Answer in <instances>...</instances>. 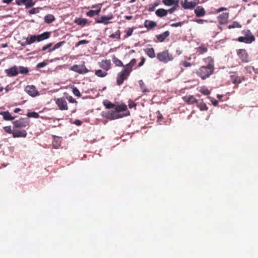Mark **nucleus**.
Instances as JSON below:
<instances>
[{
  "instance_id": "nucleus-14",
  "label": "nucleus",
  "mask_w": 258,
  "mask_h": 258,
  "mask_svg": "<svg viewBox=\"0 0 258 258\" xmlns=\"http://www.w3.org/2000/svg\"><path fill=\"white\" fill-rule=\"evenodd\" d=\"M100 68L103 69L106 72L108 71L111 69V60L110 59L102 60L99 63Z\"/></svg>"
},
{
  "instance_id": "nucleus-47",
  "label": "nucleus",
  "mask_w": 258,
  "mask_h": 258,
  "mask_svg": "<svg viewBox=\"0 0 258 258\" xmlns=\"http://www.w3.org/2000/svg\"><path fill=\"white\" fill-rule=\"evenodd\" d=\"M180 64L184 67L187 68L191 66V63L186 61H183L180 62Z\"/></svg>"
},
{
  "instance_id": "nucleus-17",
  "label": "nucleus",
  "mask_w": 258,
  "mask_h": 258,
  "mask_svg": "<svg viewBox=\"0 0 258 258\" xmlns=\"http://www.w3.org/2000/svg\"><path fill=\"white\" fill-rule=\"evenodd\" d=\"M181 5L184 9H191L196 7L197 3L193 1L188 2L187 0H184Z\"/></svg>"
},
{
  "instance_id": "nucleus-10",
  "label": "nucleus",
  "mask_w": 258,
  "mask_h": 258,
  "mask_svg": "<svg viewBox=\"0 0 258 258\" xmlns=\"http://www.w3.org/2000/svg\"><path fill=\"white\" fill-rule=\"evenodd\" d=\"M236 52L238 57L243 62L246 63L248 62V55L244 49H237Z\"/></svg>"
},
{
  "instance_id": "nucleus-6",
  "label": "nucleus",
  "mask_w": 258,
  "mask_h": 258,
  "mask_svg": "<svg viewBox=\"0 0 258 258\" xmlns=\"http://www.w3.org/2000/svg\"><path fill=\"white\" fill-rule=\"evenodd\" d=\"M55 103L60 110H67L69 109L67 102L64 97H60L54 99Z\"/></svg>"
},
{
  "instance_id": "nucleus-16",
  "label": "nucleus",
  "mask_w": 258,
  "mask_h": 258,
  "mask_svg": "<svg viewBox=\"0 0 258 258\" xmlns=\"http://www.w3.org/2000/svg\"><path fill=\"white\" fill-rule=\"evenodd\" d=\"M16 4L19 6L24 5L26 8H30L34 5L33 0H16Z\"/></svg>"
},
{
  "instance_id": "nucleus-34",
  "label": "nucleus",
  "mask_w": 258,
  "mask_h": 258,
  "mask_svg": "<svg viewBox=\"0 0 258 258\" xmlns=\"http://www.w3.org/2000/svg\"><path fill=\"white\" fill-rule=\"evenodd\" d=\"M54 17L52 15L48 14L45 16L44 21L47 23H51L54 20Z\"/></svg>"
},
{
  "instance_id": "nucleus-51",
  "label": "nucleus",
  "mask_w": 258,
  "mask_h": 258,
  "mask_svg": "<svg viewBox=\"0 0 258 258\" xmlns=\"http://www.w3.org/2000/svg\"><path fill=\"white\" fill-rule=\"evenodd\" d=\"M67 99L70 103H74L77 102V101L71 96L67 97Z\"/></svg>"
},
{
  "instance_id": "nucleus-43",
  "label": "nucleus",
  "mask_w": 258,
  "mask_h": 258,
  "mask_svg": "<svg viewBox=\"0 0 258 258\" xmlns=\"http://www.w3.org/2000/svg\"><path fill=\"white\" fill-rule=\"evenodd\" d=\"M72 89L73 93L75 96L79 97H81V94L77 87H73Z\"/></svg>"
},
{
  "instance_id": "nucleus-56",
  "label": "nucleus",
  "mask_w": 258,
  "mask_h": 258,
  "mask_svg": "<svg viewBox=\"0 0 258 258\" xmlns=\"http://www.w3.org/2000/svg\"><path fill=\"white\" fill-rule=\"evenodd\" d=\"M195 21L199 24H203L204 22L206 21V20H202V19H197V20H196Z\"/></svg>"
},
{
  "instance_id": "nucleus-28",
  "label": "nucleus",
  "mask_w": 258,
  "mask_h": 258,
  "mask_svg": "<svg viewBox=\"0 0 258 258\" xmlns=\"http://www.w3.org/2000/svg\"><path fill=\"white\" fill-rule=\"evenodd\" d=\"M196 50L197 53H198L199 55L204 54L208 51V48L203 45L196 48Z\"/></svg>"
},
{
  "instance_id": "nucleus-33",
  "label": "nucleus",
  "mask_w": 258,
  "mask_h": 258,
  "mask_svg": "<svg viewBox=\"0 0 258 258\" xmlns=\"http://www.w3.org/2000/svg\"><path fill=\"white\" fill-rule=\"evenodd\" d=\"M109 38L112 39H116L118 40L120 39V31L119 30H117L114 33H113L109 35Z\"/></svg>"
},
{
  "instance_id": "nucleus-64",
  "label": "nucleus",
  "mask_w": 258,
  "mask_h": 258,
  "mask_svg": "<svg viewBox=\"0 0 258 258\" xmlns=\"http://www.w3.org/2000/svg\"><path fill=\"white\" fill-rule=\"evenodd\" d=\"M28 45V44H26V41L25 42H23V43H22V45L23 46H26V45Z\"/></svg>"
},
{
  "instance_id": "nucleus-8",
  "label": "nucleus",
  "mask_w": 258,
  "mask_h": 258,
  "mask_svg": "<svg viewBox=\"0 0 258 258\" xmlns=\"http://www.w3.org/2000/svg\"><path fill=\"white\" fill-rule=\"evenodd\" d=\"M71 70L80 74H85L89 72L84 64L81 66L75 64L71 67Z\"/></svg>"
},
{
  "instance_id": "nucleus-57",
  "label": "nucleus",
  "mask_w": 258,
  "mask_h": 258,
  "mask_svg": "<svg viewBox=\"0 0 258 258\" xmlns=\"http://www.w3.org/2000/svg\"><path fill=\"white\" fill-rule=\"evenodd\" d=\"M224 10H227V8H224V7H222V8H220L218 9L217 10V13H220L223 11H224Z\"/></svg>"
},
{
  "instance_id": "nucleus-36",
  "label": "nucleus",
  "mask_w": 258,
  "mask_h": 258,
  "mask_svg": "<svg viewBox=\"0 0 258 258\" xmlns=\"http://www.w3.org/2000/svg\"><path fill=\"white\" fill-rule=\"evenodd\" d=\"M199 91L205 95H208L210 94V91L205 86L201 87L199 90Z\"/></svg>"
},
{
  "instance_id": "nucleus-19",
  "label": "nucleus",
  "mask_w": 258,
  "mask_h": 258,
  "mask_svg": "<svg viewBox=\"0 0 258 258\" xmlns=\"http://www.w3.org/2000/svg\"><path fill=\"white\" fill-rule=\"evenodd\" d=\"M27 135V133L25 130H14L13 138H25Z\"/></svg>"
},
{
  "instance_id": "nucleus-32",
  "label": "nucleus",
  "mask_w": 258,
  "mask_h": 258,
  "mask_svg": "<svg viewBox=\"0 0 258 258\" xmlns=\"http://www.w3.org/2000/svg\"><path fill=\"white\" fill-rule=\"evenodd\" d=\"M95 74L98 77L103 78L107 75V73L105 71H103L101 70H97L95 71Z\"/></svg>"
},
{
  "instance_id": "nucleus-30",
  "label": "nucleus",
  "mask_w": 258,
  "mask_h": 258,
  "mask_svg": "<svg viewBox=\"0 0 258 258\" xmlns=\"http://www.w3.org/2000/svg\"><path fill=\"white\" fill-rule=\"evenodd\" d=\"M36 41H37V38L36 35H29L26 38V44H31Z\"/></svg>"
},
{
  "instance_id": "nucleus-53",
  "label": "nucleus",
  "mask_w": 258,
  "mask_h": 258,
  "mask_svg": "<svg viewBox=\"0 0 258 258\" xmlns=\"http://www.w3.org/2000/svg\"><path fill=\"white\" fill-rule=\"evenodd\" d=\"M145 58L144 57H142L141 59V61L138 64V67H141L142 66H143L145 62Z\"/></svg>"
},
{
  "instance_id": "nucleus-52",
  "label": "nucleus",
  "mask_w": 258,
  "mask_h": 258,
  "mask_svg": "<svg viewBox=\"0 0 258 258\" xmlns=\"http://www.w3.org/2000/svg\"><path fill=\"white\" fill-rule=\"evenodd\" d=\"M183 23L184 22H179L176 23H172L170 25V26L173 27H177L178 26H181L183 24Z\"/></svg>"
},
{
  "instance_id": "nucleus-23",
  "label": "nucleus",
  "mask_w": 258,
  "mask_h": 258,
  "mask_svg": "<svg viewBox=\"0 0 258 258\" xmlns=\"http://www.w3.org/2000/svg\"><path fill=\"white\" fill-rule=\"evenodd\" d=\"M195 13L197 17H202L205 15V11L204 9L201 6H198L195 10Z\"/></svg>"
},
{
  "instance_id": "nucleus-50",
  "label": "nucleus",
  "mask_w": 258,
  "mask_h": 258,
  "mask_svg": "<svg viewBox=\"0 0 258 258\" xmlns=\"http://www.w3.org/2000/svg\"><path fill=\"white\" fill-rule=\"evenodd\" d=\"M46 64H47V63L46 62L43 61V62H40V63H38L37 64L36 67L38 69H40V68H43L44 67L46 66Z\"/></svg>"
},
{
  "instance_id": "nucleus-37",
  "label": "nucleus",
  "mask_w": 258,
  "mask_h": 258,
  "mask_svg": "<svg viewBox=\"0 0 258 258\" xmlns=\"http://www.w3.org/2000/svg\"><path fill=\"white\" fill-rule=\"evenodd\" d=\"M241 27V25L237 22L234 21L231 25H229L228 27V29H231L235 28H240Z\"/></svg>"
},
{
  "instance_id": "nucleus-38",
  "label": "nucleus",
  "mask_w": 258,
  "mask_h": 258,
  "mask_svg": "<svg viewBox=\"0 0 258 258\" xmlns=\"http://www.w3.org/2000/svg\"><path fill=\"white\" fill-rule=\"evenodd\" d=\"M197 106L201 111L208 110V107L207 106V105L204 102H201L199 103H197Z\"/></svg>"
},
{
  "instance_id": "nucleus-62",
  "label": "nucleus",
  "mask_w": 258,
  "mask_h": 258,
  "mask_svg": "<svg viewBox=\"0 0 258 258\" xmlns=\"http://www.w3.org/2000/svg\"><path fill=\"white\" fill-rule=\"evenodd\" d=\"M125 19H126L127 20H130L133 18V17H132V16H125Z\"/></svg>"
},
{
  "instance_id": "nucleus-63",
  "label": "nucleus",
  "mask_w": 258,
  "mask_h": 258,
  "mask_svg": "<svg viewBox=\"0 0 258 258\" xmlns=\"http://www.w3.org/2000/svg\"><path fill=\"white\" fill-rule=\"evenodd\" d=\"M217 98L219 99V100L222 101L223 95L218 94L217 95Z\"/></svg>"
},
{
  "instance_id": "nucleus-18",
  "label": "nucleus",
  "mask_w": 258,
  "mask_h": 258,
  "mask_svg": "<svg viewBox=\"0 0 258 258\" xmlns=\"http://www.w3.org/2000/svg\"><path fill=\"white\" fill-rule=\"evenodd\" d=\"M5 72L7 75L9 77H14L17 76L18 73V70L16 66L11 67L9 69H6Z\"/></svg>"
},
{
  "instance_id": "nucleus-40",
  "label": "nucleus",
  "mask_w": 258,
  "mask_h": 258,
  "mask_svg": "<svg viewBox=\"0 0 258 258\" xmlns=\"http://www.w3.org/2000/svg\"><path fill=\"white\" fill-rule=\"evenodd\" d=\"M133 31H134L133 28H128V29L125 31V32L126 33V34H125V35L124 36L123 38L126 39L128 37L132 36Z\"/></svg>"
},
{
  "instance_id": "nucleus-46",
  "label": "nucleus",
  "mask_w": 258,
  "mask_h": 258,
  "mask_svg": "<svg viewBox=\"0 0 258 258\" xmlns=\"http://www.w3.org/2000/svg\"><path fill=\"white\" fill-rule=\"evenodd\" d=\"M88 43H89V41H88V40H82L79 41L78 43H77L75 44V46L78 47L79 46H80L81 45L86 44H88Z\"/></svg>"
},
{
  "instance_id": "nucleus-26",
  "label": "nucleus",
  "mask_w": 258,
  "mask_h": 258,
  "mask_svg": "<svg viewBox=\"0 0 258 258\" xmlns=\"http://www.w3.org/2000/svg\"><path fill=\"white\" fill-rule=\"evenodd\" d=\"M156 26V23L152 21L147 20L144 22V26L148 29H152Z\"/></svg>"
},
{
  "instance_id": "nucleus-5",
  "label": "nucleus",
  "mask_w": 258,
  "mask_h": 258,
  "mask_svg": "<svg viewBox=\"0 0 258 258\" xmlns=\"http://www.w3.org/2000/svg\"><path fill=\"white\" fill-rule=\"evenodd\" d=\"M13 124L15 128L25 127L29 125V121L25 118H20L18 120L14 121Z\"/></svg>"
},
{
  "instance_id": "nucleus-35",
  "label": "nucleus",
  "mask_w": 258,
  "mask_h": 258,
  "mask_svg": "<svg viewBox=\"0 0 258 258\" xmlns=\"http://www.w3.org/2000/svg\"><path fill=\"white\" fill-rule=\"evenodd\" d=\"M65 43V41H61V42H58L56 44H55L53 47L51 49H50L49 50V52H52L54 50H55V49L59 48L60 47H61L62 45H63Z\"/></svg>"
},
{
  "instance_id": "nucleus-15",
  "label": "nucleus",
  "mask_w": 258,
  "mask_h": 258,
  "mask_svg": "<svg viewBox=\"0 0 258 258\" xmlns=\"http://www.w3.org/2000/svg\"><path fill=\"white\" fill-rule=\"evenodd\" d=\"M182 99L189 105L198 103V99L194 95H186L183 96L182 97Z\"/></svg>"
},
{
  "instance_id": "nucleus-29",
  "label": "nucleus",
  "mask_w": 258,
  "mask_h": 258,
  "mask_svg": "<svg viewBox=\"0 0 258 258\" xmlns=\"http://www.w3.org/2000/svg\"><path fill=\"white\" fill-rule=\"evenodd\" d=\"M88 20L84 18H77L75 20V23L77 24L84 26L87 23Z\"/></svg>"
},
{
  "instance_id": "nucleus-13",
  "label": "nucleus",
  "mask_w": 258,
  "mask_h": 258,
  "mask_svg": "<svg viewBox=\"0 0 258 258\" xmlns=\"http://www.w3.org/2000/svg\"><path fill=\"white\" fill-rule=\"evenodd\" d=\"M203 61L205 64L204 66L215 70L214 60L212 56H208L203 58Z\"/></svg>"
},
{
  "instance_id": "nucleus-48",
  "label": "nucleus",
  "mask_w": 258,
  "mask_h": 258,
  "mask_svg": "<svg viewBox=\"0 0 258 258\" xmlns=\"http://www.w3.org/2000/svg\"><path fill=\"white\" fill-rule=\"evenodd\" d=\"M128 107L130 108H136V104L132 100L128 101Z\"/></svg>"
},
{
  "instance_id": "nucleus-12",
  "label": "nucleus",
  "mask_w": 258,
  "mask_h": 258,
  "mask_svg": "<svg viewBox=\"0 0 258 258\" xmlns=\"http://www.w3.org/2000/svg\"><path fill=\"white\" fill-rule=\"evenodd\" d=\"M113 15L112 14L108 16H101L100 19H96L95 22L96 23H101L104 25H108L110 23V20L113 18Z\"/></svg>"
},
{
  "instance_id": "nucleus-7",
  "label": "nucleus",
  "mask_w": 258,
  "mask_h": 258,
  "mask_svg": "<svg viewBox=\"0 0 258 258\" xmlns=\"http://www.w3.org/2000/svg\"><path fill=\"white\" fill-rule=\"evenodd\" d=\"M245 37H239L238 40L239 42H245L246 43H251L254 41L255 38L253 35L250 33L249 30H246L245 32Z\"/></svg>"
},
{
  "instance_id": "nucleus-45",
  "label": "nucleus",
  "mask_w": 258,
  "mask_h": 258,
  "mask_svg": "<svg viewBox=\"0 0 258 258\" xmlns=\"http://www.w3.org/2000/svg\"><path fill=\"white\" fill-rule=\"evenodd\" d=\"M4 130L6 132L9 134H12L13 135L14 130H12L11 126H6L4 127Z\"/></svg>"
},
{
  "instance_id": "nucleus-31",
  "label": "nucleus",
  "mask_w": 258,
  "mask_h": 258,
  "mask_svg": "<svg viewBox=\"0 0 258 258\" xmlns=\"http://www.w3.org/2000/svg\"><path fill=\"white\" fill-rule=\"evenodd\" d=\"M156 14L160 17H164L167 15V11L163 9H159L156 11Z\"/></svg>"
},
{
  "instance_id": "nucleus-20",
  "label": "nucleus",
  "mask_w": 258,
  "mask_h": 258,
  "mask_svg": "<svg viewBox=\"0 0 258 258\" xmlns=\"http://www.w3.org/2000/svg\"><path fill=\"white\" fill-rule=\"evenodd\" d=\"M229 18L228 13H224L218 17V20L221 24H225L227 23Z\"/></svg>"
},
{
  "instance_id": "nucleus-54",
  "label": "nucleus",
  "mask_w": 258,
  "mask_h": 258,
  "mask_svg": "<svg viewBox=\"0 0 258 258\" xmlns=\"http://www.w3.org/2000/svg\"><path fill=\"white\" fill-rule=\"evenodd\" d=\"M52 45V44L51 43H49L45 46H44L42 48V51H45L46 50H47V49L49 48Z\"/></svg>"
},
{
  "instance_id": "nucleus-61",
  "label": "nucleus",
  "mask_w": 258,
  "mask_h": 258,
  "mask_svg": "<svg viewBox=\"0 0 258 258\" xmlns=\"http://www.w3.org/2000/svg\"><path fill=\"white\" fill-rule=\"evenodd\" d=\"M21 109L19 108H16L14 110V112L16 113H19Z\"/></svg>"
},
{
  "instance_id": "nucleus-27",
  "label": "nucleus",
  "mask_w": 258,
  "mask_h": 258,
  "mask_svg": "<svg viewBox=\"0 0 258 258\" xmlns=\"http://www.w3.org/2000/svg\"><path fill=\"white\" fill-rule=\"evenodd\" d=\"M101 6H99V8L96 10H90L86 13V15L90 17H92L95 15H98L101 11Z\"/></svg>"
},
{
  "instance_id": "nucleus-11",
  "label": "nucleus",
  "mask_w": 258,
  "mask_h": 258,
  "mask_svg": "<svg viewBox=\"0 0 258 258\" xmlns=\"http://www.w3.org/2000/svg\"><path fill=\"white\" fill-rule=\"evenodd\" d=\"M25 91L28 94L33 97L39 95V92L37 91L36 88L34 85L27 86L25 88Z\"/></svg>"
},
{
  "instance_id": "nucleus-9",
  "label": "nucleus",
  "mask_w": 258,
  "mask_h": 258,
  "mask_svg": "<svg viewBox=\"0 0 258 258\" xmlns=\"http://www.w3.org/2000/svg\"><path fill=\"white\" fill-rule=\"evenodd\" d=\"M230 78L232 83L235 85H238L246 80L244 76H239L235 72L232 73V74L230 76Z\"/></svg>"
},
{
  "instance_id": "nucleus-21",
  "label": "nucleus",
  "mask_w": 258,
  "mask_h": 258,
  "mask_svg": "<svg viewBox=\"0 0 258 258\" xmlns=\"http://www.w3.org/2000/svg\"><path fill=\"white\" fill-rule=\"evenodd\" d=\"M0 115H2L3 118L5 120H13L15 117L11 115V113L8 111H1Z\"/></svg>"
},
{
  "instance_id": "nucleus-41",
  "label": "nucleus",
  "mask_w": 258,
  "mask_h": 258,
  "mask_svg": "<svg viewBox=\"0 0 258 258\" xmlns=\"http://www.w3.org/2000/svg\"><path fill=\"white\" fill-rule=\"evenodd\" d=\"M139 85L141 89L143 92H148L149 91L146 89V86L142 80H140L139 82Z\"/></svg>"
},
{
  "instance_id": "nucleus-39",
  "label": "nucleus",
  "mask_w": 258,
  "mask_h": 258,
  "mask_svg": "<svg viewBox=\"0 0 258 258\" xmlns=\"http://www.w3.org/2000/svg\"><path fill=\"white\" fill-rule=\"evenodd\" d=\"M163 3L167 6H171L177 4L175 0H163Z\"/></svg>"
},
{
  "instance_id": "nucleus-55",
  "label": "nucleus",
  "mask_w": 258,
  "mask_h": 258,
  "mask_svg": "<svg viewBox=\"0 0 258 258\" xmlns=\"http://www.w3.org/2000/svg\"><path fill=\"white\" fill-rule=\"evenodd\" d=\"M74 123L76 125H78V126H80L82 124V122L80 120H78V119H76L75 120V121H74Z\"/></svg>"
},
{
  "instance_id": "nucleus-25",
  "label": "nucleus",
  "mask_w": 258,
  "mask_h": 258,
  "mask_svg": "<svg viewBox=\"0 0 258 258\" xmlns=\"http://www.w3.org/2000/svg\"><path fill=\"white\" fill-rule=\"evenodd\" d=\"M144 52L151 58H153L156 56L155 50L153 48H146L144 49Z\"/></svg>"
},
{
  "instance_id": "nucleus-49",
  "label": "nucleus",
  "mask_w": 258,
  "mask_h": 258,
  "mask_svg": "<svg viewBox=\"0 0 258 258\" xmlns=\"http://www.w3.org/2000/svg\"><path fill=\"white\" fill-rule=\"evenodd\" d=\"M29 13L31 15L36 14L39 13V10L38 8H33L29 11Z\"/></svg>"
},
{
  "instance_id": "nucleus-42",
  "label": "nucleus",
  "mask_w": 258,
  "mask_h": 258,
  "mask_svg": "<svg viewBox=\"0 0 258 258\" xmlns=\"http://www.w3.org/2000/svg\"><path fill=\"white\" fill-rule=\"evenodd\" d=\"M27 115L28 117H33L35 118H37L39 116V114L36 112H28Z\"/></svg>"
},
{
  "instance_id": "nucleus-60",
  "label": "nucleus",
  "mask_w": 258,
  "mask_h": 258,
  "mask_svg": "<svg viewBox=\"0 0 258 258\" xmlns=\"http://www.w3.org/2000/svg\"><path fill=\"white\" fill-rule=\"evenodd\" d=\"M158 115H159L158 116V120H161L163 118V116H162V114L160 113L159 111H158Z\"/></svg>"
},
{
  "instance_id": "nucleus-59",
  "label": "nucleus",
  "mask_w": 258,
  "mask_h": 258,
  "mask_svg": "<svg viewBox=\"0 0 258 258\" xmlns=\"http://www.w3.org/2000/svg\"><path fill=\"white\" fill-rule=\"evenodd\" d=\"M212 104L214 106H217L218 105V102L217 100H214L212 101Z\"/></svg>"
},
{
  "instance_id": "nucleus-44",
  "label": "nucleus",
  "mask_w": 258,
  "mask_h": 258,
  "mask_svg": "<svg viewBox=\"0 0 258 258\" xmlns=\"http://www.w3.org/2000/svg\"><path fill=\"white\" fill-rule=\"evenodd\" d=\"M20 73L22 74H27L29 72L28 69L24 67H19Z\"/></svg>"
},
{
  "instance_id": "nucleus-58",
  "label": "nucleus",
  "mask_w": 258,
  "mask_h": 258,
  "mask_svg": "<svg viewBox=\"0 0 258 258\" xmlns=\"http://www.w3.org/2000/svg\"><path fill=\"white\" fill-rule=\"evenodd\" d=\"M13 0H2V1L5 4H10Z\"/></svg>"
},
{
  "instance_id": "nucleus-2",
  "label": "nucleus",
  "mask_w": 258,
  "mask_h": 258,
  "mask_svg": "<svg viewBox=\"0 0 258 258\" xmlns=\"http://www.w3.org/2000/svg\"><path fill=\"white\" fill-rule=\"evenodd\" d=\"M112 61L117 67H122L123 69L117 74L116 76V84L118 86L122 85L124 81L127 80L133 71V68L135 66L137 60L133 58L129 63L123 65L122 62L115 56H112Z\"/></svg>"
},
{
  "instance_id": "nucleus-1",
  "label": "nucleus",
  "mask_w": 258,
  "mask_h": 258,
  "mask_svg": "<svg viewBox=\"0 0 258 258\" xmlns=\"http://www.w3.org/2000/svg\"><path fill=\"white\" fill-rule=\"evenodd\" d=\"M103 103L107 108L113 109L104 113V116L110 120L118 119L130 115V111L127 110L126 105L124 104L116 105L109 101H105Z\"/></svg>"
},
{
  "instance_id": "nucleus-24",
  "label": "nucleus",
  "mask_w": 258,
  "mask_h": 258,
  "mask_svg": "<svg viewBox=\"0 0 258 258\" xmlns=\"http://www.w3.org/2000/svg\"><path fill=\"white\" fill-rule=\"evenodd\" d=\"M169 32L168 31H166L162 34L157 35L156 37L159 41L163 42L167 37L169 36Z\"/></svg>"
},
{
  "instance_id": "nucleus-4",
  "label": "nucleus",
  "mask_w": 258,
  "mask_h": 258,
  "mask_svg": "<svg viewBox=\"0 0 258 258\" xmlns=\"http://www.w3.org/2000/svg\"><path fill=\"white\" fill-rule=\"evenodd\" d=\"M156 57L159 61L165 63L172 61L174 59L173 56L171 53H169L168 50H165L157 53Z\"/></svg>"
},
{
  "instance_id": "nucleus-3",
  "label": "nucleus",
  "mask_w": 258,
  "mask_h": 258,
  "mask_svg": "<svg viewBox=\"0 0 258 258\" xmlns=\"http://www.w3.org/2000/svg\"><path fill=\"white\" fill-rule=\"evenodd\" d=\"M214 72V70L203 66L196 71V74L202 80H205L213 75Z\"/></svg>"
},
{
  "instance_id": "nucleus-22",
  "label": "nucleus",
  "mask_w": 258,
  "mask_h": 258,
  "mask_svg": "<svg viewBox=\"0 0 258 258\" xmlns=\"http://www.w3.org/2000/svg\"><path fill=\"white\" fill-rule=\"evenodd\" d=\"M36 36L37 38V41L40 42L49 38L50 36V32H45L40 35Z\"/></svg>"
}]
</instances>
